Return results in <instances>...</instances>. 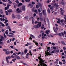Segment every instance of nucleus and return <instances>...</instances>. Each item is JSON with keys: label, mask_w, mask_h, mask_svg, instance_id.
<instances>
[{"label": "nucleus", "mask_w": 66, "mask_h": 66, "mask_svg": "<svg viewBox=\"0 0 66 66\" xmlns=\"http://www.w3.org/2000/svg\"><path fill=\"white\" fill-rule=\"evenodd\" d=\"M44 61H39V64H38V66H47L45 63H44Z\"/></svg>", "instance_id": "f257e3e1"}, {"label": "nucleus", "mask_w": 66, "mask_h": 66, "mask_svg": "<svg viewBox=\"0 0 66 66\" xmlns=\"http://www.w3.org/2000/svg\"><path fill=\"white\" fill-rule=\"evenodd\" d=\"M41 26V23H39V22H38V24L37 25H35L33 26V28H38L39 27H40Z\"/></svg>", "instance_id": "f03ea898"}, {"label": "nucleus", "mask_w": 66, "mask_h": 66, "mask_svg": "<svg viewBox=\"0 0 66 66\" xmlns=\"http://www.w3.org/2000/svg\"><path fill=\"white\" fill-rule=\"evenodd\" d=\"M66 34V31H64L63 32H61L59 33V34H56V35L60 37H61L62 36H63L64 34Z\"/></svg>", "instance_id": "7ed1b4c3"}, {"label": "nucleus", "mask_w": 66, "mask_h": 66, "mask_svg": "<svg viewBox=\"0 0 66 66\" xmlns=\"http://www.w3.org/2000/svg\"><path fill=\"white\" fill-rule=\"evenodd\" d=\"M41 54H39V56L38 57V59L39 60V62H44V60H43L42 59H41Z\"/></svg>", "instance_id": "20e7f679"}, {"label": "nucleus", "mask_w": 66, "mask_h": 66, "mask_svg": "<svg viewBox=\"0 0 66 66\" xmlns=\"http://www.w3.org/2000/svg\"><path fill=\"white\" fill-rule=\"evenodd\" d=\"M11 58V56H8L6 57V62H7V63H9V60H8L10 59Z\"/></svg>", "instance_id": "39448f33"}, {"label": "nucleus", "mask_w": 66, "mask_h": 66, "mask_svg": "<svg viewBox=\"0 0 66 66\" xmlns=\"http://www.w3.org/2000/svg\"><path fill=\"white\" fill-rule=\"evenodd\" d=\"M66 4V2L64 1H62L61 2V3H60V4L62 5H64Z\"/></svg>", "instance_id": "423d86ee"}, {"label": "nucleus", "mask_w": 66, "mask_h": 66, "mask_svg": "<svg viewBox=\"0 0 66 66\" xmlns=\"http://www.w3.org/2000/svg\"><path fill=\"white\" fill-rule=\"evenodd\" d=\"M29 53H28L26 54V56H28L29 55H30L31 56H32V53H31V50H29Z\"/></svg>", "instance_id": "0eeeda50"}, {"label": "nucleus", "mask_w": 66, "mask_h": 66, "mask_svg": "<svg viewBox=\"0 0 66 66\" xmlns=\"http://www.w3.org/2000/svg\"><path fill=\"white\" fill-rule=\"evenodd\" d=\"M39 20H40L41 21H42L43 20H44V18L43 19L42 18H38V19H37V21H39Z\"/></svg>", "instance_id": "6e6552de"}, {"label": "nucleus", "mask_w": 66, "mask_h": 66, "mask_svg": "<svg viewBox=\"0 0 66 66\" xmlns=\"http://www.w3.org/2000/svg\"><path fill=\"white\" fill-rule=\"evenodd\" d=\"M30 36H31V37H30L29 38V40H32V38H34V36L33 35H31Z\"/></svg>", "instance_id": "1a4fd4ad"}, {"label": "nucleus", "mask_w": 66, "mask_h": 66, "mask_svg": "<svg viewBox=\"0 0 66 66\" xmlns=\"http://www.w3.org/2000/svg\"><path fill=\"white\" fill-rule=\"evenodd\" d=\"M16 11H18L17 12L18 13L21 12V10H19V8H17V9H16Z\"/></svg>", "instance_id": "9d476101"}, {"label": "nucleus", "mask_w": 66, "mask_h": 66, "mask_svg": "<svg viewBox=\"0 0 66 66\" xmlns=\"http://www.w3.org/2000/svg\"><path fill=\"white\" fill-rule=\"evenodd\" d=\"M7 12H8L9 14H10L11 13L13 12V10H12L11 9H9L7 10Z\"/></svg>", "instance_id": "9b49d317"}, {"label": "nucleus", "mask_w": 66, "mask_h": 66, "mask_svg": "<svg viewBox=\"0 0 66 66\" xmlns=\"http://www.w3.org/2000/svg\"><path fill=\"white\" fill-rule=\"evenodd\" d=\"M34 4H31V3H29V7L31 8H32L33 7V6H34Z\"/></svg>", "instance_id": "f8f14e48"}, {"label": "nucleus", "mask_w": 66, "mask_h": 66, "mask_svg": "<svg viewBox=\"0 0 66 66\" xmlns=\"http://www.w3.org/2000/svg\"><path fill=\"white\" fill-rule=\"evenodd\" d=\"M15 58H16V59H17L18 60H20L21 59L20 57H19L18 55H15Z\"/></svg>", "instance_id": "ddd939ff"}, {"label": "nucleus", "mask_w": 66, "mask_h": 66, "mask_svg": "<svg viewBox=\"0 0 66 66\" xmlns=\"http://www.w3.org/2000/svg\"><path fill=\"white\" fill-rule=\"evenodd\" d=\"M43 15H44V16L45 17L46 16V12H44V10H43Z\"/></svg>", "instance_id": "4468645a"}, {"label": "nucleus", "mask_w": 66, "mask_h": 66, "mask_svg": "<svg viewBox=\"0 0 66 66\" xmlns=\"http://www.w3.org/2000/svg\"><path fill=\"white\" fill-rule=\"evenodd\" d=\"M22 10H23V11H25V10L26 9L25 8V6H22Z\"/></svg>", "instance_id": "2eb2a0df"}, {"label": "nucleus", "mask_w": 66, "mask_h": 66, "mask_svg": "<svg viewBox=\"0 0 66 66\" xmlns=\"http://www.w3.org/2000/svg\"><path fill=\"white\" fill-rule=\"evenodd\" d=\"M6 52L5 53V54H6L8 55L9 54V53H10V52L9 51H7L6 52Z\"/></svg>", "instance_id": "dca6fc26"}, {"label": "nucleus", "mask_w": 66, "mask_h": 66, "mask_svg": "<svg viewBox=\"0 0 66 66\" xmlns=\"http://www.w3.org/2000/svg\"><path fill=\"white\" fill-rule=\"evenodd\" d=\"M54 6L56 7H57L58 6V5H57V4H56V3H54Z\"/></svg>", "instance_id": "f3484780"}, {"label": "nucleus", "mask_w": 66, "mask_h": 66, "mask_svg": "<svg viewBox=\"0 0 66 66\" xmlns=\"http://www.w3.org/2000/svg\"><path fill=\"white\" fill-rule=\"evenodd\" d=\"M61 43L62 44H63V45H64L65 46H66V44L65 43H64V42L63 41H61Z\"/></svg>", "instance_id": "a211bd4d"}, {"label": "nucleus", "mask_w": 66, "mask_h": 66, "mask_svg": "<svg viewBox=\"0 0 66 66\" xmlns=\"http://www.w3.org/2000/svg\"><path fill=\"white\" fill-rule=\"evenodd\" d=\"M22 4L21 3H19L18 4V6L19 7L20 6H21L22 5Z\"/></svg>", "instance_id": "6ab92c4d"}, {"label": "nucleus", "mask_w": 66, "mask_h": 66, "mask_svg": "<svg viewBox=\"0 0 66 66\" xmlns=\"http://www.w3.org/2000/svg\"><path fill=\"white\" fill-rule=\"evenodd\" d=\"M16 17H17V18L18 19H20V15H16Z\"/></svg>", "instance_id": "aec40b11"}, {"label": "nucleus", "mask_w": 66, "mask_h": 66, "mask_svg": "<svg viewBox=\"0 0 66 66\" xmlns=\"http://www.w3.org/2000/svg\"><path fill=\"white\" fill-rule=\"evenodd\" d=\"M50 31L49 30H48L46 31V34L48 35L49 33H50Z\"/></svg>", "instance_id": "412c9836"}, {"label": "nucleus", "mask_w": 66, "mask_h": 66, "mask_svg": "<svg viewBox=\"0 0 66 66\" xmlns=\"http://www.w3.org/2000/svg\"><path fill=\"white\" fill-rule=\"evenodd\" d=\"M13 5H14V8H16L17 6V4H15V3H13Z\"/></svg>", "instance_id": "4be33fe9"}, {"label": "nucleus", "mask_w": 66, "mask_h": 66, "mask_svg": "<svg viewBox=\"0 0 66 66\" xmlns=\"http://www.w3.org/2000/svg\"><path fill=\"white\" fill-rule=\"evenodd\" d=\"M12 18L13 19L15 18V16H14V14H12Z\"/></svg>", "instance_id": "5701e85b"}, {"label": "nucleus", "mask_w": 66, "mask_h": 66, "mask_svg": "<svg viewBox=\"0 0 66 66\" xmlns=\"http://www.w3.org/2000/svg\"><path fill=\"white\" fill-rule=\"evenodd\" d=\"M57 23H60V22H60V19H57Z\"/></svg>", "instance_id": "b1692460"}, {"label": "nucleus", "mask_w": 66, "mask_h": 66, "mask_svg": "<svg viewBox=\"0 0 66 66\" xmlns=\"http://www.w3.org/2000/svg\"><path fill=\"white\" fill-rule=\"evenodd\" d=\"M51 55V54H50L49 52H48L47 53V55Z\"/></svg>", "instance_id": "393cba45"}, {"label": "nucleus", "mask_w": 66, "mask_h": 66, "mask_svg": "<svg viewBox=\"0 0 66 66\" xmlns=\"http://www.w3.org/2000/svg\"><path fill=\"white\" fill-rule=\"evenodd\" d=\"M3 11L2 10H1V11H0V14H1L3 15Z\"/></svg>", "instance_id": "a878e982"}, {"label": "nucleus", "mask_w": 66, "mask_h": 66, "mask_svg": "<svg viewBox=\"0 0 66 66\" xmlns=\"http://www.w3.org/2000/svg\"><path fill=\"white\" fill-rule=\"evenodd\" d=\"M48 13H50V8H49L48 9Z\"/></svg>", "instance_id": "bb28decb"}, {"label": "nucleus", "mask_w": 66, "mask_h": 66, "mask_svg": "<svg viewBox=\"0 0 66 66\" xmlns=\"http://www.w3.org/2000/svg\"><path fill=\"white\" fill-rule=\"evenodd\" d=\"M50 7V10H51V11H53V6H51V7Z\"/></svg>", "instance_id": "cd10ccee"}, {"label": "nucleus", "mask_w": 66, "mask_h": 66, "mask_svg": "<svg viewBox=\"0 0 66 66\" xmlns=\"http://www.w3.org/2000/svg\"><path fill=\"white\" fill-rule=\"evenodd\" d=\"M16 54L18 55H21V52H19L18 53H16Z\"/></svg>", "instance_id": "c85d7f7f"}, {"label": "nucleus", "mask_w": 66, "mask_h": 66, "mask_svg": "<svg viewBox=\"0 0 66 66\" xmlns=\"http://www.w3.org/2000/svg\"><path fill=\"white\" fill-rule=\"evenodd\" d=\"M53 29H54V31L56 33L57 32V31H56V28H53Z\"/></svg>", "instance_id": "c756f323"}, {"label": "nucleus", "mask_w": 66, "mask_h": 66, "mask_svg": "<svg viewBox=\"0 0 66 66\" xmlns=\"http://www.w3.org/2000/svg\"><path fill=\"white\" fill-rule=\"evenodd\" d=\"M5 33L6 35L8 34V30H7L5 32Z\"/></svg>", "instance_id": "7c9ffc66"}, {"label": "nucleus", "mask_w": 66, "mask_h": 66, "mask_svg": "<svg viewBox=\"0 0 66 66\" xmlns=\"http://www.w3.org/2000/svg\"><path fill=\"white\" fill-rule=\"evenodd\" d=\"M7 36H9V37H13V36L11 35H7Z\"/></svg>", "instance_id": "2f4dec72"}, {"label": "nucleus", "mask_w": 66, "mask_h": 66, "mask_svg": "<svg viewBox=\"0 0 66 66\" xmlns=\"http://www.w3.org/2000/svg\"><path fill=\"white\" fill-rule=\"evenodd\" d=\"M59 61V60L58 59L56 60V61L54 62V63H56V64H57V61Z\"/></svg>", "instance_id": "473e14b6"}, {"label": "nucleus", "mask_w": 66, "mask_h": 66, "mask_svg": "<svg viewBox=\"0 0 66 66\" xmlns=\"http://www.w3.org/2000/svg\"><path fill=\"white\" fill-rule=\"evenodd\" d=\"M15 2L17 4L19 3V1H18V0H16V1H15Z\"/></svg>", "instance_id": "72a5a7b5"}, {"label": "nucleus", "mask_w": 66, "mask_h": 66, "mask_svg": "<svg viewBox=\"0 0 66 66\" xmlns=\"http://www.w3.org/2000/svg\"><path fill=\"white\" fill-rule=\"evenodd\" d=\"M35 45H36V46H38V43H37V42H35Z\"/></svg>", "instance_id": "f704fd0d"}, {"label": "nucleus", "mask_w": 66, "mask_h": 66, "mask_svg": "<svg viewBox=\"0 0 66 66\" xmlns=\"http://www.w3.org/2000/svg\"><path fill=\"white\" fill-rule=\"evenodd\" d=\"M0 24H2V26L4 27L5 26L4 24H2V22H0Z\"/></svg>", "instance_id": "c9c22d12"}, {"label": "nucleus", "mask_w": 66, "mask_h": 66, "mask_svg": "<svg viewBox=\"0 0 66 66\" xmlns=\"http://www.w3.org/2000/svg\"><path fill=\"white\" fill-rule=\"evenodd\" d=\"M39 22V23H41V22H38L37 21H35V24H36L37 23H38V22Z\"/></svg>", "instance_id": "e433bc0d"}, {"label": "nucleus", "mask_w": 66, "mask_h": 66, "mask_svg": "<svg viewBox=\"0 0 66 66\" xmlns=\"http://www.w3.org/2000/svg\"><path fill=\"white\" fill-rule=\"evenodd\" d=\"M3 51L6 52V51H7V50H6V49H3Z\"/></svg>", "instance_id": "4c0bfd02"}, {"label": "nucleus", "mask_w": 66, "mask_h": 66, "mask_svg": "<svg viewBox=\"0 0 66 66\" xmlns=\"http://www.w3.org/2000/svg\"><path fill=\"white\" fill-rule=\"evenodd\" d=\"M28 52V50H24V53L26 54L27 53V52Z\"/></svg>", "instance_id": "58836bf2"}, {"label": "nucleus", "mask_w": 66, "mask_h": 66, "mask_svg": "<svg viewBox=\"0 0 66 66\" xmlns=\"http://www.w3.org/2000/svg\"><path fill=\"white\" fill-rule=\"evenodd\" d=\"M1 39L4 40V37H3V36H1Z\"/></svg>", "instance_id": "ea45409f"}, {"label": "nucleus", "mask_w": 66, "mask_h": 66, "mask_svg": "<svg viewBox=\"0 0 66 66\" xmlns=\"http://www.w3.org/2000/svg\"><path fill=\"white\" fill-rule=\"evenodd\" d=\"M31 3V4L32 5H34L35 4V2H31L30 3Z\"/></svg>", "instance_id": "a19ab883"}, {"label": "nucleus", "mask_w": 66, "mask_h": 66, "mask_svg": "<svg viewBox=\"0 0 66 66\" xmlns=\"http://www.w3.org/2000/svg\"><path fill=\"white\" fill-rule=\"evenodd\" d=\"M31 44H31V43H27V44H26V45H31Z\"/></svg>", "instance_id": "79ce46f5"}, {"label": "nucleus", "mask_w": 66, "mask_h": 66, "mask_svg": "<svg viewBox=\"0 0 66 66\" xmlns=\"http://www.w3.org/2000/svg\"><path fill=\"white\" fill-rule=\"evenodd\" d=\"M25 1L26 2H28L30 1V0H26Z\"/></svg>", "instance_id": "37998d69"}, {"label": "nucleus", "mask_w": 66, "mask_h": 66, "mask_svg": "<svg viewBox=\"0 0 66 66\" xmlns=\"http://www.w3.org/2000/svg\"><path fill=\"white\" fill-rule=\"evenodd\" d=\"M56 51V53H58L60 51H59V50H56V51Z\"/></svg>", "instance_id": "c03bdc74"}, {"label": "nucleus", "mask_w": 66, "mask_h": 66, "mask_svg": "<svg viewBox=\"0 0 66 66\" xmlns=\"http://www.w3.org/2000/svg\"><path fill=\"white\" fill-rule=\"evenodd\" d=\"M39 8V6L38 5H36V8L38 9Z\"/></svg>", "instance_id": "a18cd8bd"}, {"label": "nucleus", "mask_w": 66, "mask_h": 66, "mask_svg": "<svg viewBox=\"0 0 66 66\" xmlns=\"http://www.w3.org/2000/svg\"><path fill=\"white\" fill-rule=\"evenodd\" d=\"M2 1H3V2H7V0H2Z\"/></svg>", "instance_id": "49530a36"}, {"label": "nucleus", "mask_w": 66, "mask_h": 66, "mask_svg": "<svg viewBox=\"0 0 66 66\" xmlns=\"http://www.w3.org/2000/svg\"><path fill=\"white\" fill-rule=\"evenodd\" d=\"M10 48H14V46H11L10 47Z\"/></svg>", "instance_id": "de8ad7c7"}, {"label": "nucleus", "mask_w": 66, "mask_h": 66, "mask_svg": "<svg viewBox=\"0 0 66 66\" xmlns=\"http://www.w3.org/2000/svg\"><path fill=\"white\" fill-rule=\"evenodd\" d=\"M6 12V15H8V13H9V12L8 13L7 12V11H5Z\"/></svg>", "instance_id": "09e8293b"}, {"label": "nucleus", "mask_w": 66, "mask_h": 66, "mask_svg": "<svg viewBox=\"0 0 66 66\" xmlns=\"http://www.w3.org/2000/svg\"><path fill=\"white\" fill-rule=\"evenodd\" d=\"M41 11H42V10H40L39 9L38 10V12H39V13H41Z\"/></svg>", "instance_id": "8fccbe9b"}, {"label": "nucleus", "mask_w": 66, "mask_h": 66, "mask_svg": "<svg viewBox=\"0 0 66 66\" xmlns=\"http://www.w3.org/2000/svg\"><path fill=\"white\" fill-rule=\"evenodd\" d=\"M39 15L40 16H42V13H39Z\"/></svg>", "instance_id": "3c124183"}, {"label": "nucleus", "mask_w": 66, "mask_h": 66, "mask_svg": "<svg viewBox=\"0 0 66 66\" xmlns=\"http://www.w3.org/2000/svg\"><path fill=\"white\" fill-rule=\"evenodd\" d=\"M16 60V59L14 58V59H13L12 60V61H14L15 60Z\"/></svg>", "instance_id": "603ef678"}, {"label": "nucleus", "mask_w": 66, "mask_h": 66, "mask_svg": "<svg viewBox=\"0 0 66 66\" xmlns=\"http://www.w3.org/2000/svg\"><path fill=\"white\" fill-rule=\"evenodd\" d=\"M62 63L60 62V61H59V64H62Z\"/></svg>", "instance_id": "864d4df0"}, {"label": "nucleus", "mask_w": 66, "mask_h": 66, "mask_svg": "<svg viewBox=\"0 0 66 66\" xmlns=\"http://www.w3.org/2000/svg\"><path fill=\"white\" fill-rule=\"evenodd\" d=\"M7 6H11V5L10 4H8L7 5Z\"/></svg>", "instance_id": "5fc2aeb1"}, {"label": "nucleus", "mask_w": 66, "mask_h": 66, "mask_svg": "<svg viewBox=\"0 0 66 66\" xmlns=\"http://www.w3.org/2000/svg\"><path fill=\"white\" fill-rule=\"evenodd\" d=\"M11 57L13 58H14V56H13V55H11Z\"/></svg>", "instance_id": "6e6d98bb"}, {"label": "nucleus", "mask_w": 66, "mask_h": 66, "mask_svg": "<svg viewBox=\"0 0 66 66\" xmlns=\"http://www.w3.org/2000/svg\"><path fill=\"white\" fill-rule=\"evenodd\" d=\"M3 5H4L5 6H6V4H4V3H3V4H2Z\"/></svg>", "instance_id": "4d7b16f0"}, {"label": "nucleus", "mask_w": 66, "mask_h": 66, "mask_svg": "<svg viewBox=\"0 0 66 66\" xmlns=\"http://www.w3.org/2000/svg\"><path fill=\"white\" fill-rule=\"evenodd\" d=\"M9 8H4V9H5V10H8V9H9Z\"/></svg>", "instance_id": "13d9d810"}, {"label": "nucleus", "mask_w": 66, "mask_h": 66, "mask_svg": "<svg viewBox=\"0 0 66 66\" xmlns=\"http://www.w3.org/2000/svg\"><path fill=\"white\" fill-rule=\"evenodd\" d=\"M51 45H52L53 46L55 45V44L52 43L51 44Z\"/></svg>", "instance_id": "bf43d9fd"}, {"label": "nucleus", "mask_w": 66, "mask_h": 66, "mask_svg": "<svg viewBox=\"0 0 66 66\" xmlns=\"http://www.w3.org/2000/svg\"><path fill=\"white\" fill-rule=\"evenodd\" d=\"M44 38H45V37H44V36H43V37H42V40L44 39Z\"/></svg>", "instance_id": "052dcab7"}, {"label": "nucleus", "mask_w": 66, "mask_h": 66, "mask_svg": "<svg viewBox=\"0 0 66 66\" xmlns=\"http://www.w3.org/2000/svg\"><path fill=\"white\" fill-rule=\"evenodd\" d=\"M4 38H6V35L5 34H4Z\"/></svg>", "instance_id": "680f3d73"}, {"label": "nucleus", "mask_w": 66, "mask_h": 66, "mask_svg": "<svg viewBox=\"0 0 66 66\" xmlns=\"http://www.w3.org/2000/svg\"><path fill=\"white\" fill-rule=\"evenodd\" d=\"M53 48L54 49H56V47H53Z\"/></svg>", "instance_id": "e2e57ef3"}, {"label": "nucleus", "mask_w": 66, "mask_h": 66, "mask_svg": "<svg viewBox=\"0 0 66 66\" xmlns=\"http://www.w3.org/2000/svg\"><path fill=\"white\" fill-rule=\"evenodd\" d=\"M7 29H11V28H10V27L9 26H8L7 27Z\"/></svg>", "instance_id": "0e129e2a"}, {"label": "nucleus", "mask_w": 66, "mask_h": 66, "mask_svg": "<svg viewBox=\"0 0 66 66\" xmlns=\"http://www.w3.org/2000/svg\"><path fill=\"white\" fill-rule=\"evenodd\" d=\"M63 50H66V47H63Z\"/></svg>", "instance_id": "69168bd1"}, {"label": "nucleus", "mask_w": 66, "mask_h": 66, "mask_svg": "<svg viewBox=\"0 0 66 66\" xmlns=\"http://www.w3.org/2000/svg\"><path fill=\"white\" fill-rule=\"evenodd\" d=\"M10 34H11L12 35H14V34L11 32H10Z\"/></svg>", "instance_id": "338daca9"}, {"label": "nucleus", "mask_w": 66, "mask_h": 66, "mask_svg": "<svg viewBox=\"0 0 66 66\" xmlns=\"http://www.w3.org/2000/svg\"><path fill=\"white\" fill-rule=\"evenodd\" d=\"M23 65H24L26 66L27 65V64H26L25 63H23Z\"/></svg>", "instance_id": "774afa93"}]
</instances>
